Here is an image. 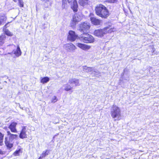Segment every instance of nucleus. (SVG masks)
<instances>
[{
    "label": "nucleus",
    "mask_w": 159,
    "mask_h": 159,
    "mask_svg": "<svg viewBox=\"0 0 159 159\" xmlns=\"http://www.w3.org/2000/svg\"><path fill=\"white\" fill-rule=\"evenodd\" d=\"M95 10L96 14L102 17L106 18L109 16V12L106 7L102 4L98 5Z\"/></svg>",
    "instance_id": "obj_1"
},
{
    "label": "nucleus",
    "mask_w": 159,
    "mask_h": 159,
    "mask_svg": "<svg viewBox=\"0 0 159 159\" xmlns=\"http://www.w3.org/2000/svg\"><path fill=\"white\" fill-rule=\"evenodd\" d=\"M110 114L115 121L119 120L121 118V111L120 108L116 105H113L111 109Z\"/></svg>",
    "instance_id": "obj_2"
},
{
    "label": "nucleus",
    "mask_w": 159,
    "mask_h": 159,
    "mask_svg": "<svg viewBox=\"0 0 159 159\" xmlns=\"http://www.w3.org/2000/svg\"><path fill=\"white\" fill-rule=\"evenodd\" d=\"M80 39L83 42L86 43H91L94 42V38L91 35L85 33L82 34L80 37Z\"/></svg>",
    "instance_id": "obj_3"
},
{
    "label": "nucleus",
    "mask_w": 159,
    "mask_h": 159,
    "mask_svg": "<svg viewBox=\"0 0 159 159\" xmlns=\"http://www.w3.org/2000/svg\"><path fill=\"white\" fill-rule=\"evenodd\" d=\"M90 27V24L87 22L82 23L79 25V30L83 34L86 33Z\"/></svg>",
    "instance_id": "obj_4"
},
{
    "label": "nucleus",
    "mask_w": 159,
    "mask_h": 159,
    "mask_svg": "<svg viewBox=\"0 0 159 159\" xmlns=\"http://www.w3.org/2000/svg\"><path fill=\"white\" fill-rule=\"evenodd\" d=\"M81 18L80 15L76 14L73 17V19L70 23L72 27H75L76 24L81 20Z\"/></svg>",
    "instance_id": "obj_5"
},
{
    "label": "nucleus",
    "mask_w": 159,
    "mask_h": 159,
    "mask_svg": "<svg viewBox=\"0 0 159 159\" xmlns=\"http://www.w3.org/2000/svg\"><path fill=\"white\" fill-rule=\"evenodd\" d=\"M67 3L71 5V7L74 12L77 11L78 5L75 0H67Z\"/></svg>",
    "instance_id": "obj_6"
},
{
    "label": "nucleus",
    "mask_w": 159,
    "mask_h": 159,
    "mask_svg": "<svg viewBox=\"0 0 159 159\" xmlns=\"http://www.w3.org/2000/svg\"><path fill=\"white\" fill-rule=\"evenodd\" d=\"M64 48L70 52H73L76 49V48L72 43H67L64 45Z\"/></svg>",
    "instance_id": "obj_7"
},
{
    "label": "nucleus",
    "mask_w": 159,
    "mask_h": 159,
    "mask_svg": "<svg viewBox=\"0 0 159 159\" xmlns=\"http://www.w3.org/2000/svg\"><path fill=\"white\" fill-rule=\"evenodd\" d=\"M78 38V36L75 32L72 30H70L69 32V34L67 36L68 39L71 41H75Z\"/></svg>",
    "instance_id": "obj_8"
},
{
    "label": "nucleus",
    "mask_w": 159,
    "mask_h": 159,
    "mask_svg": "<svg viewBox=\"0 0 159 159\" xmlns=\"http://www.w3.org/2000/svg\"><path fill=\"white\" fill-rule=\"evenodd\" d=\"M14 54L16 57H18L21 55L22 52L20 48L19 45H17V48L16 50H14L11 52H8L5 53L4 54L5 55H7V54H10L12 55V54Z\"/></svg>",
    "instance_id": "obj_9"
},
{
    "label": "nucleus",
    "mask_w": 159,
    "mask_h": 159,
    "mask_svg": "<svg viewBox=\"0 0 159 159\" xmlns=\"http://www.w3.org/2000/svg\"><path fill=\"white\" fill-rule=\"evenodd\" d=\"M83 71L86 72H92V73L95 76L97 77V75L99 74V72L97 70L96 71L94 70L93 68L90 67H88L87 66H84L83 68Z\"/></svg>",
    "instance_id": "obj_10"
},
{
    "label": "nucleus",
    "mask_w": 159,
    "mask_h": 159,
    "mask_svg": "<svg viewBox=\"0 0 159 159\" xmlns=\"http://www.w3.org/2000/svg\"><path fill=\"white\" fill-rule=\"evenodd\" d=\"M76 45L84 51L88 50L91 48V46L89 45L80 43H76Z\"/></svg>",
    "instance_id": "obj_11"
},
{
    "label": "nucleus",
    "mask_w": 159,
    "mask_h": 159,
    "mask_svg": "<svg viewBox=\"0 0 159 159\" xmlns=\"http://www.w3.org/2000/svg\"><path fill=\"white\" fill-rule=\"evenodd\" d=\"M106 32L104 30V28L102 29H98L95 30L94 34L97 37H102L105 34Z\"/></svg>",
    "instance_id": "obj_12"
},
{
    "label": "nucleus",
    "mask_w": 159,
    "mask_h": 159,
    "mask_svg": "<svg viewBox=\"0 0 159 159\" xmlns=\"http://www.w3.org/2000/svg\"><path fill=\"white\" fill-rule=\"evenodd\" d=\"M26 127L23 126L22 127V129L19 135V137L21 139H23L27 138V135L26 134Z\"/></svg>",
    "instance_id": "obj_13"
},
{
    "label": "nucleus",
    "mask_w": 159,
    "mask_h": 159,
    "mask_svg": "<svg viewBox=\"0 0 159 159\" xmlns=\"http://www.w3.org/2000/svg\"><path fill=\"white\" fill-rule=\"evenodd\" d=\"M13 142L10 140L8 138L6 137L5 139V143L7 148L8 149H10L13 146Z\"/></svg>",
    "instance_id": "obj_14"
},
{
    "label": "nucleus",
    "mask_w": 159,
    "mask_h": 159,
    "mask_svg": "<svg viewBox=\"0 0 159 159\" xmlns=\"http://www.w3.org/2000/svg\"><path fill=\"white\" fill-rule=\"evenodd\" d=\"M17 123L15 122H12L9 125L8 128L10 129L11 131L13 133H17L16 126Z\"/></svg>",
    "instance_id": "obj_15"
},
{
    "label": "nucleus",
    "mask_w": 159,
    "mask_h": 159,
    "mask_svg": "<svg viewBox=\"0 0 159 159\" xmlns=\"http://www.w3.org/2000/svg\"><path fill=\"white\" fill-rule=\"evenodd\" d=\"M90 19L92 24L94 25H100L101 21L100 20H99L95 17H91Z\"/></svg>",
    "instance_id": "obj_16"
},
{
    "label": "nucleus",
    "mask_w": 159,
    "mask_h": 159,
    "mask_svg": "<svg viewBox=\"0 0 159 159\" xmlns=\"http://www.w3.org/2000/svg\"><path fill=\"white\" fill-rule=\"evenodd\" d=\"M69 83L72 85L74 84L75 86H79L80 84L79 82V80L75 78H71L69 80Z\"/></svg>",
    "instance_id": "obj_17"
},
{
    "label": "nucleus",
    "mask_w": 159,
    "mask_h": 159,
    "mask_svg": "<svg viewBox=\"0 0 159 159\" xmlns=\"http://www.w3.org/2000/svg\"><path fill=\"white\" fill-rule=\"evenodd\" d=\"M7 135L9 137L8 139L10 140L13 141V140L15 139L17 137V135L11 134L10 131H7Z\"/></svg>",
    "instance_id": "obj_18"
},
{
    "label": "nucleus",
    "mask_w": 159,
    "mask_h": 159,
    "mask_svg": "<svg viewBox=\"0 0 159 159\" xmlns=\"http://www.w3.org/2000/svg\"><path fill=\"white\" fill-rule=\"evenodd\" d=\"M104 30L105 31H106L105 33V34H106L107 33H110L116 31V29L114 28H110L107 27L104 28Z\"/></svg>",
    "instance_id": "obj_19"
},
{
    "label": "nucleus",
    "mask_w": 159,
    "mask_h": 159,
    "mask_svg": "<svg viewBox=\"0 0 159 159\" xmlns=\"http://www.w3.org/2000/svg\"><path fill=\"white\" fill-rule=\"evenodd\" d=\"M63 87L64 88V89L66 91H69L73 89V87L68 84H64Z\"/></svg>",
    "instance_id": "obj_20"
},
{
    "label": "nucleus",
    "mask_w": 159,
    "mask_h": 159,
    "mask_svg": "<svg viewBox=\"0 0 159 159\" xmlns=\"http://www.w3.org/2000/svg\"><path fill=\"white\" fill-rule=\"evenodd\" d=\"M6 38L4 34H2L0 37V45H2L4 43V40Z\"/></svg>",
    "instance_id": "obj_21"
},
{
    "label": "nucleus",
    "mask_w": 159,
    "mask_h": 159,
    "mask_svg": "<svg viewBox=\"0 0 159 159\" xmlns=\"http://www.w3.org/2000/svg\"><path fill=\"white\" fill-rule=\"evenodd\" d=\"M79 3L80 5L84 6L88 3V0H79Z\"/></svg>",
    "instance_id": "obj_22"
},
{
    "label": "nucleus",
    "mask_w": 159,
    "mask_h": 159,
    "mask_svg": "<svg viewBox=\"0 0 159 159\" xmlns=\"http://www.w3.org/2000/svg\"><path fill=\"white\" fill-rule=\"evenodd\" d=\"M49 80V79L48 77H45L42 78L41 80V83L44 84L45 83H47Z\"/></svg>",
    "instance_id": "obj_23"
},
{
    "label": "nucleus",
    "mask_w": 159,
    "mask_h": 159,
    "mask_svg": "<svg viewBox=\"0 0 159 159\" xmlns=\"http://www.w3.org/2000/svg\"><path fill=\"white\" fill-rule=\"evenodd\" d=\"M3 30L7 35L9 36H11L12 35V33L10 32L8 30L4 28Z\"/></svg>",
    "instance_id": "obj_24"
},
{
    "label": "nucleus",
    "mask_w": 159,
    "mask_h": 159,
    "mask_svg": "<svg viewBox=\"0 0 159 159\" xmlns=\"http://www.w3.org/2000/svg\"><path fill=\"white\" fill-rule=\"evenodd\" d=\"M7 19L6 16H2L0 17V25L2 23L4 22Z\"/></svg>",
    "instance_id": "obj_25"
},
{
    "label": "nucleus",
    "mask_w": 159,
    "mask_h": 159,
    "mask_svg": "<svg viewBox=\"0 0 159 159\" xmlns=\"http://www.w3.org/2000/svg\"><path fill=\"white\" fill-rule=\"evenodd\" d=\"M4 135L0 132V145L2 146L3 144V139Z\"/></svg>",
    "instance_id": "obj_26"
},
{
    "label": "nucleus",
    "mask_w": 159,
    "mask_h": 159,
    "mask_svg": "<svg viewBox=\"0 0 159 159\" xmlns=\"http://www.w3.org/2000/svg\"><path fill=\"white\" fill-rule=\"evenodd\" d=\"M48 155V150H46L45 151H43L42 153L41 156L43 157H45L46 156Z\"/></svg>",
    "instance_id": "obj_27"
},
{
    "label": "nucleus",
    "mask_w": 159,
    "mask_h": 159,
    "mask_svg": "<svg viewBox=\"0 0 159 159\" xmlns=\"http://www.w3.org/2000/svg\"><path fill=\"white\" fill-rule=\"evenodd\" d=\"M19 5L20 7H23L24 6V2L22 0H18Z\"/></svg>",
    "instance_id": "obj_28"
},
{
    "label": "nucleus",
    "mask_w": 159,
    "mask_h": 159,
    "mask_svg": "<svg viewBox=\"0 0 159 159\" xmlns=\"http://www.w3.org/2000/svg\"><path fill=\"white\" fill-rule=\"evenodd\" d=\"M67 0H62V7L65 8L66 6V5L67 4Z\"/></svg>",
    "instance_id": "obj_29"
},
{
    "label": "nucleus",
    "mask_w": 159,
    "mask_h": 159,
    "mask_svg": "<svg viewBox=\"0 0 159 159\" xmlns=\"http://www.w3.org/2000/svg\"><path fill=\"white\" fill-rule=\"evenodd\" d=\"M20 152V149H19L18 150H16L13 153L15 156H19Z\"/></svg>",
    "instance_id": "obj_30"
},
{
    "label": "nucleus",
    "mask_w": 159,
    "mask_h": 159,
    "mask_svg": "<svg viewBox=\"0 0 159 159\" xmlns=\"http://www.w3.org/2000/svg\"><path fill=\"white\" fill-rule=\"evenodd\" d=\"M57 100V99L56 97H53L52 100L51 102H52L55 103L56 102Z\"/></svg>",
    "instance_id": "obj_31"
},
{
    "label": "nucleus",
    "mask_w": 159,
    "mask_h": 159,
    "mask_svg": "<svg viewBox=\"0 0 159 159\" xmlns=\"http://www.w3.org/2000/svg\"><path fill=\"white\" fill-rule=\"evenodd\" d=\"M108 2L110 3H114L117 1V0H107Z\"/></svg>",
    "instance_id": "obj_32"
},
{
    "label": "nucleus",
    "mask_w": 159,
    "mask_h": 159,
    "mask_svg": "<svg viewBox=\"0 0 159 159\" xmlns=\"http://www.w3.org/2000/svg\"><path fill=\"white\" fill-rule=\"evenodd\" d=\"M51 0H42V1L44 2H49Z\"/></svg>",
    "instance_id": "obj_33"
},
{
    "label": "nucleus",
    "mask_w": 159,
    "mask_h": 159,
    "mask_svg": "<svg viewBox=\"0 0 159 159\" xmlns=\"http://www.w3.org/2000/svg\"><path fill=\"white\" fill-rule=\"evenodd\" d=\"M7 46H13L14 47H16L15 45H13V44H10L9 45H7Z\"/></svg>",
    "instance_id": "obj_34"
},
{
    "label": "nucleus",
    "mask_w": 159,
    "mask_h": 159,
    "mask_svg": "<svg viewBox=\"0 0 159 159\" xmlns=\"http://www.w3.org/2000/svg\"><path fill=\"white\" fill-rule=\"evenodd\" d=\"M0 154H3V152L1 150H0Z\"/></svg>",
    "instance_id": "obj_35"
},
{
    "label": "nucleus",
    "mask_w": 159,
    "mask_h": 159,
    "mask_svg": "<svg viewBox=\"0 0 159 159\" xmlns=\"http://www.w3.org/2000/svg\"><path fill=\"white\" fill-rule=\"evenodd\" d=\"M15 2H17V1H18V0H13Z\"/></svg>",
    "instance_id": "obj_36"
},
{
    "label": "nucleus",
    "mask_w": 159,
    "mask_h": 159,
    "mask_svg": "<svg viewBox=\"0 0 159 159\" xmlns=\"http://www.w3.org/2000/svg\"><path fill=\"white\" fill-rule=\"evenodd\" d=\"M42 157H42L41 156L40 157H39V158L38 159H42Z\"/></svg>",
    "instance_id": "obj_37"
},
{
    "label": "nucleus",
    "mask_w": 159,
    "mask_h": 159,
    "mask_svg": "<svg viewBox=\"0 0 159 159\" xmlns=\"http://www.w3.org/2000/svg\"><path fill=\"white\" fill-rule=\"evenodd\" d=\"M154 48H152V49H153V51H154Z\"/></svg>",
    "instance_id": "obj_38"
}]
</instances>
